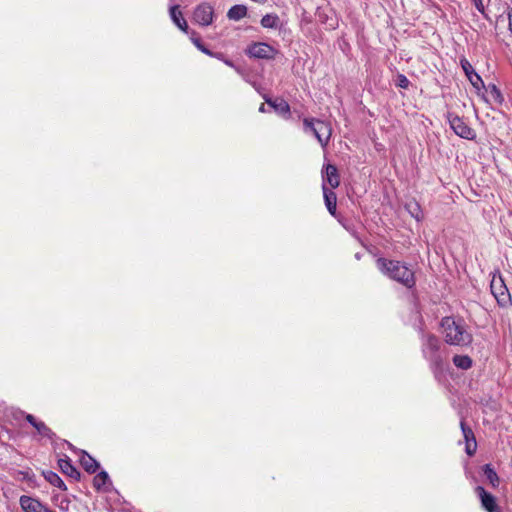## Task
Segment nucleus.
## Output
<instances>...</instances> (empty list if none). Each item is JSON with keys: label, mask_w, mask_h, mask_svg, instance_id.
Listing matches in <instances>:
<instances>
[{"label": "nucleus", "mask_w": 512, "mask_h": 512, "mask_svg": "<svg viewBox=\"0 0 512 512\" xmlns=\"http://www.w3.org/2000/svg\"><path fill=\"white\" fill-rule=\"evenodd\" d=\"M378 269L392 280L407 288H413L416 283L414 272L404 263L397 260H388L380 257L376 260Z\"/></svg>", "instance_id": "1"}, {"label": "nucleus", "mask_w": 512, "mask_h": 512, "mask_svg": "<svg viewBox=\"0 0 512 512\" xmlns=\"http://www.w3.org/2000/svg\"><path fill=\"white\" fill-rule=\"evenodd\" d=\"M441 327L445 342L454 346H468L472 343V334L468 332L462 320L456 321L453 317H444L441 320Z\"/></svg>", "instance_id": "2"}, {"label": "nucleus", "mask_w": 512, "mask_h": 512, "mask_svg": "<svg viewBox=\"0 0 512 512\" xmlns=\"http://www.w3.org/2000/svg\"><path fill=\"white\" fill-rule=\"evenodd\" d=\"M440 349L441 342L436 335L427 334L423 336L422 354L435 372L441 370L443 365V356Z\"/></svg>", "instance_id": "3"}, {"label": "nucleus", "mask_w": 512, "mask_h": 512, "mask_svg": "<svg viewBox=\"0 0 512 512\" xmlns=\"http://www.w3.org/2000/svg\"><path fill=\"white\" fill-rule=\"evenodd\" d=\"M304 132L312 133L323 148H325L332 135V127L328 122L316 118L303 120Z\"/></svg>", "instance_id": "4"}, {"label": "nucleus", "mask_w": 512, "mask_h": 512, "mask_svg": "<svg viewBox=\"0 0 512 512\" xmlns=\"http://www.w3.org/2000/svg\"><path fill=\"white\" fill-rule=\"evenodd\" d=\"M490 289L499 306L507 307L512 304L510 292L500 274L493 275Z\"/></svg>", "instance_id": "5"}, {"label": "nucleus", "mask_w": 512, "mask_h": 512, "mask_svg": "<svg viewBox=\"0 0 512 512\" xmlns=\"http://www.w3.org/2000/svg\"><path fill=\"white\" fill-rule=\"evenodd\" d=\"M246 54L251 58L272 60L278 54V50L264 42H255L246 49Z\"/></svg>", "instance_id": "6"}, {"label": "nucleus", "mask_w": 512, "mask_h": 512, "mask_svg": "<svg viewBox=\"0 0 512 512\" xmlns=\"http://www.w3.org/2000/svg\"><path fill=\"white\" fill-rule=\"evenodd\" d=\"M448 121L451 129L461 138L470 140L475 137V131L470 128L458 115L449 113Z\"/></svg>", "instance_id": "7"}, {"label": "nucleus", "mask_w": 512, "mask_h": 512, "mask_svg": "<svg viewBox=\"0 0 512 512\" xmlns=\"http://www.w3.org/2000/svg\"><path fill=\"white\" fill-rule=\"evenodd\" d=\"M214 9L208 3L198 5L193 13V19L202 26H208L213 22Z\"/></svg>", "instance_id": "8"}, {"label": "nucleus", "mask_w": 512, "mask_h": 512, "mask_svg": "<svg viewBox=\"0 0 512 512\" xmlns=\"http://www.w3.org/2000/svg\"><path fill=\"white\" fill-rule=\"evenodd\" d=\"M19 504L24 512H55L38 499L27 495L20 497Z\"/></svg>", "instance_id": "9"}, {"label": "nucleus", "mask_w": 512, "mask_h": 512, "mask_svg": "<svg viewBox=\"0 0 512 512\" xmlns=\"http://www.w3.org/2000/svg\"><path fill=\"white\" fill-rule=\"evenodd\" d=\"M322 185H329L330 189H335L340 185V175L338 169L333 164H326L322 168Z\"/></svg>", "instance_id": "10"}, {"label": "nucleus", "mask_w": 512, "mask_h": 512, "mask_svg": "<svg viewBox=\"0 0 512 512\" xmlns=\"http://www.w3.org/2000/svg\"><path fill=\"white\" fill-rule=\"evenodd\" d=\"M475 492L480 498L482 507L488 512H499V507L496 503V498L487 492L482 486H477Z\"/></svg>", "instance_id": "11"}, {"label": "nucleus", "mask_w": 512, "mask_h": 512, "mask_svg": "<svg viewBox=\"0 0 512 512\" xmlns=\"http://www.w3.org/2000/svg\"><path fill=\"white\" fill-rule=\"evenodd\" d=\"M58 466L63 474L76 481L80 480L81 473L72 465L69 457L59 459Z\"/></svg>", "instance_id": "12"}, {"label": "nucleus", "mask_w": 512, "mask_h": 512, "mask_svg": "<svg viewBox=\"0 0 512 512\" xmlns=\"http://www.w3.org/2000/svg\"><path fill=\"white\" fill-rule=\"evenodd\" d=\"M485 92L486 95L483 98L486 102L497 105H501L504 102V97L495 84H489L485 87Z\"/></svg>", "instance_id": "13"}, {"label": "nucleus", "mask_w": 512, "mask_h": 512, "mask_svg": "<svg viewBox=\"0 0 512 512\" xmlns=\"http://www.w3.org/2000/svg\"><path fill=\"white\" fill-rule=\"evenodd\" d=\"M316 15L318 21L321 24L327 25L329 29H335L338 26V20L334 16V12L331 9L328 11L325 9H318Z\"/></svg>", "instance_id": "14"}, {"label": "nucleus", "mask_w": 512, "mask_h": 512, "mask_svg": "<svg viewBox=\"0 0 512 512\" xmlns=\"http://www.w3.org/2000/svg\"><path fill=\"white\" fill-rule=\"evenodd\" d=\"M322 190L327 210L334 216L337 208V196L333 189H329L326 185H322Z\"/></svg>", "instance_id": "15"}, {"label": "nucleus", "mask_w": 512, "mask_h": 512, "mask_svg": "<svg viewBox=\"0 0 512 512\" xmlns=\"http://www.w3.org/2000/svg\"><path fill=\"white\" fill-rule=\"evenodd\" d=\"M169 12H170V17H171L172 21L174 22V24L180 30L187 33L189 27H188L186 20L183 18L181 11L179 10V6L178 5L171 6Z\"/></svg>", "instance_id": "16"}, {"label": "nucleus", "mask_w": 512, "mask_h": 512, "mask_svg": "<svg viewBox=\"0 0 512 512\" xmlns=\"http://www.w3.org/2000/svg\"><path fill=\"white\" fill-rule=\"evenodd\" d=\"M80 463L84 470L90 474L95 473L99 468V463L90 456L86 451H82Z\"/></svg>", "instance_id": "17"}, {"label": "nucleus", "mask_w": 512, "mask_h": 512, "mask_svg": "<svg viewBox=\"0 0 512 512\" xmlns=\"http://www.w3.org/2000/svg\"><path fill=\"white\" fill-rule=\"evenodd\" d=\"M247 7L245 5H234L232 6L228 12H227V17L229 20H233V21H239L241 20L242 18L246 17L247 16Z\"/></svg>", "instance_id": "18"}, {"label": "nucleus", "mask_w": 512, "mask_h": 512, "mask_svg": "<svg viewBox=\"0 0 512 512\" xmlns=\"http://www.w3.org/2000/svg\"><path fill=\"white\" fill-rule=\"evenodd\" d=\"M264 99L266 103L270 105L276 112L280 114H288L290 112V106L285 100H272L267 96H264Z\"/></svg>", "instance_id": "19"}, {"label": "nucleus", "mask_w": 512, "mask_h": 512, "mask_svg": "<svg viewBox=\"0 0 512 512\" xmlns=\"http://www.w3.org/2000/svg\"><path fill=\"white\" fill-rule=\"evenodd\" d=\"M482 472L484 476L486 477L487 481L493 488H497L500 484V479L494 470V468L491 466V464H485L482 467Z\"/></svg>", "instance_id": "20"}, {"label": "nucleus", "mask_w": 512, "mask_h": 512, "mask_svg": "<svg viewBox=\"0 0 512 512\" xmlns=\"http://www.w3.org/2000/svg\"><path fill=\"white\" fill-rule=\"evenodd\" d=\"M42 475L45 478V480L48 481L51 485L58 487L62 491L67 490L65 483L57 473L53 471H43Z\"/></svg>", "instance_id": "21"}, {"label": "nucleus", "mask_w": 512, "mask_h": 512, "mask_svg": "<svg viewBox=\"0 0 512 512\" xmlns=\"http://www.w3.org/2000/svg\"><path fill=\"white\" fill-rule=\"evenodd\" d=\"M110 482L107 472H99L93 479V486L97 491L107 490L106 485Z\"/></svg>", "instance_id": "22"}, {"label": "nucleus", "mask_w": 512, "mask_h": 512, "mask_svg": "<svg viewBox=\"0 0 512 512\" xmlns=\"http://www.w3.org/2000/svg\"><path fill=\"white\" fill-rule=\"evenodd\" d=\"M453 363L462 370H468L472 367V359L468 355H455Z\"/></svg>", "instance_id": "23"}, {"label": "nucleus", "mask_w": 512, "mask_h": 512, "mask_svg": "<svg viewBox=\"0 0 512 512\" xmlns=\"http://www.w3.org/2000/svg\"><path fill=\"white\" fill-rule=\"evenodd\" d=\"M260 23L264 28H277L279 17L276 14H266L262 17Z\"/></svg>", "instance_id": "24"}, {"label": "nucleus", "mask_w": 512, "mask_h": 512, "mask_svg": "<svg viewBox=\"0 0 512 512\" xmlns=\"http://www.w3.org/2000/svg\"><path fill=\"white\" fill-rule=\"evenodd\" d=\"M34 428L42 437L53 439V437L55 436L53 431L42 421H39Z\"/></svg>", "instance_id": "25"}, {"label": "nucleus", "mask_w": 512, "mask_h": 512, "mask_svg": "<svg viewBox=\"0 0 512 512\" xmlns=\"http://www.w3.org/2000/svg\"><path fill=\"white\" fill-rule=\"evenodd\" d=\"M460 427H461V430L463 433L465 443L476 442V438H475L473 430L469 426L466 425V423L463 419L460 422Z\"/></svg>", "instance_id": "26"}, {"label": "nucleus", "mask_w": 512, "mask_h": 512, "mask_svg": "<svg viewBox=\"0 0 512 512\" xmlns=\"http://www.w3.org/2000/svg\"><path fill=\"white\" fill-rule=\"evenodd\" d=\"M460 64H461V67H462L465 75L467 76V78H469V76H472L473 74L476 73L473 66L470 64V62L467 59L462 58L460 60Z\"/></svg>", "instance_id": "27"}, {"label": "nucleus", "mask_w": 512, "mask_h": 512, "mask_svg": "<svg viewBox=\"0 0 512 512\" xmlns=\"http://www.w3.org/2000/svg\"><path fill=\"white\" fill-rule=\"evenodd\" d=\"M468 80L470 81L472 86L477 90L485 88L482 78L477 73L473 74L472 76H469Z\"/></svg>", "instance_id": "28"}, {"label": "nucleus", "mask_w": 512, "mask_h": 512, "mask_svg": "<svg viewBox=\"0 0 512 512\" xmlns=\"http://www.w3.org/2000/svg\"><path fill=\"white\" fill-rule=\"evenodd\" d=\"M191 40L200 51L207 55H212L211 51L203 45L200 38L195 36V33L192 34Z\"/></svg>", "instance_id": "29"}, {"label": "nucleus", "mask_w": 512, "mask_h": 512, "mask_svg": "<svg viewBox=\"0 0 512 512\" xmlns=\"http://www.w3.org/2000/svg\"><path fill=\"white\" fill-rule=\"evenodd\" d=\"M409 84H410V82H409L408 78L405 75L398 74L397 81H396V85L398 87L407 89Z\"/></svg>", "instance_id": "30"}, {"label": "nucleus", "mask_w": 512, "mask_h": 512, "mask_svg": "<svg viewBox=\"0 0 512 512\" xmlns=\"http://www.w3.org/2000/svg\"><path fill=\"white\" fill-rule=\"evenodd\" d=\"M477 449V442L466 443L465 451L469 456H473Z\"/></svg>", "instance_id": "31"}, {"label": "nucleus", "mask_w": 512, "mask_h": 512, "mask_svg": "<svg viewBox=\"0 0 512 512\" xmlns=\"http://www.w3.org/2000/svg\"><path fill=\"white\" fill-rule=\"evenodd\" d=\"M407 207L411 215L418 219V212L420 211L419 205L417 203H410Z\"/></svg>", "instance_id": "32"}, {"label": "nucleus", "mask_w": 512, "mask_h": 512, "mask_svg": "<svg viewBox=\"0 0 512 512\" xmlns=\"http://www.w3.org/2000/svg\"><path fill=\"white\" fill-rule=\"evenodd\" d=\"M475 8L482 14H484L485 6L483 0H471Z\"/></svg>", "instance_id": "33"}, {"label": "nucleus", "mask_w": 512, "mask_h": 512, "mask_svg": "<svg viewBox=\"0 0 512 512\" xmlns=\"http://www.w3.org/2000/svg\"><path fill=\"white\" fill-rule=\"evenodd\" d=\"M25 419L29 422L33 427L39 422L32 414H26Z\"/></svg>", "instance_id": "34"}, {"label": "nucleus", "mask_w": 512, "mask_h": 512, "mask_svg": "<svg viewBox=\"0 0 512 512\" xmlns=\"http://www.w3.org/2000/svg\"><path fill=\"white\" fill-rule=\"evenodd\" d=\"M259 112H261V113H265V112H267L266 107H265V105H264V104H261V105H260V107H259Z\"/></svg>", "instance_id": "35"}, {"label": "nucleus", "mask_w": 512, "mask_h": 512, "mask_svg": "<svg viewBox=\"0 0 512 512\" xmlns=\"http://www.w3.org/2000/svg\"><path fill=\"white\" fill-rule=\"evenodd\" d=\"M355 258H356L357 260H360V259H361V254H360V253H356V254H355Z\"/></svg>", "instance_id": "36"}, {"label": "nucleus", "mask_w": 512, "mask_h": 512, "mask_svg": "<svg viewBox=\"0 0 512 512\" xmlns=\"http://www.w3.org/2000/svg\"><path fill=\"white\" fill-rule=\"evenodd\" d=\"M225 63H226L227 65H229V66L233 67V63H232L231 61L226 60V61H225Z\"/></svg>", "instance_id": "37"}]
</instances>
